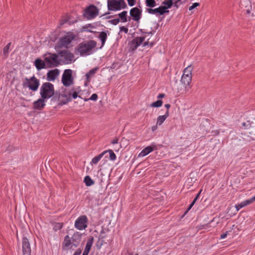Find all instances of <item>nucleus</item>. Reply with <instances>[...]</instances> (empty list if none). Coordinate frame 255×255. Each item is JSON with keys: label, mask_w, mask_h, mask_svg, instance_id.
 Masks as SVG:
<instances>
[{"label": "nucleus", "mask_w": 255, "mask_h": 255, "mask_svg": "<svg viewBox=\"0 0 255 255\" xmlns=\"http://www.w3.org/2000/svg\"><path fill=\"white\" fill-rule=\"evenodd\" d=\"M54 94V85L49 82L42 84L40 89V95L41 98L48 99L52 97Z\"/></svg>", "instance_id": "1"}, {"label": "nucleus", "mask_w": 255, "mask_h": 255, "mask_svg": "<svg viewBox=\"0 0 255 255\" xmlns=\"http://www.w3.org/2000/svg\"><path fill=\"white\" fill-rule=\"evenodd\" d=\"M96 45L97 42L94 40L85 41L79 44L78 50L81 55H89L92 49Z\"/></svg>", "instance_id": "2"}, {"label": "nucleus", "mask_w": 255, "mask_h": 255, "mask_svg": "<svg viewBox=\"0 0 255 255\" xmlns=\"http://www.w3.org/2000/svg\"><path fill=\"white\" fill-rule=\"evenodd\" d=\"M39 85V80L34 76H33L30 78H25L22 82V86L23 88H28L32 91H37Z\"/></svg>", "instance_id": "3"}, {"label": "nucleus", "mask_w": 255, "mask_h": 255, "mask_svg": "<svg viewBox=\"0 0 255 255\" xmlns=\"http://www.w3.org/2000/svg\"><path fill=\"white\" fill-rule=\"evenodd\" d=\"M108 8L109 10L117 11L126 6L124 0H108Z\"/></svg>", "instance_id": "4"}, {"label": "nucleus", "mask_w": 255, "mask_h": 255, "mask_svg": "<svg viewBox=\"0 0 255 255\" xmlns=\"http://www.w3.org/2000/svg\"><path fill=\"white\" fill-rule=\"evenodd\" d=\"M74 80L72 77V71L71 69L64 70L62 77V83L66 87L70 86L73 84Z\"/></svg>", "instance_id": "5"}, {"label": "nucleus", "mask_w": 255, "mask_h": 255, "mask_svg": "<svg viewBox=\"0 0 255 255\" xmlns=\"http://www.w3.org/2000/svg\"><path fill=\"white\" fill-rule=\"evenodd\" d=\"M44 61L48 67H57L59 64V62L58 60V55L56 54H48L46 55Z\"/></svg>", "instance_id": "6"}, {"label": "nucleus", "mask_w": 255, "mask_h": 255, "mask_svg": "<svg viewBox=\"0 0 255 255\" xmlns=\"http://www.w3.org/2000/svg\"><path fill=\"white\" fill-rule=\"evenodd\" d=\"M88 218L86 216H80L75 222V227L79 230L85 229L87 227Z\"/></svg>", "instance_id": "7"}, {"label": "nucleus", "mask_w": 255, "mask_h": 255, "mask_svg": "<svg viewBox=\"0 0 255 255\" xmlns=\"http://www.w3.org/2000/svg\"><path fill=\"white\" fill-rule=\"evenodd\" d=\"M59 54L61 57L60 60H63L65 64L71 63L74 58L73 54L66 50L60 51Z\"/></svg>", "instance_id": "8"}, {"label": "nucleus", "mask_w": 255, "mask_h": 255, "mask_svg": "<svg viewBox=\"0 0 255 255\" xmlns=\"http://www.w3.org/2000/svg\"><path fill=\"white\" fill-rule=\"evenodd\" d=\"M145 36L137 37L132 39L129 43L131 51L135 50L145 40Z\"/></svg>", "instance_id": "9"}, {"label": "nucleus", "mask_w": 255, "mask_h": 255, "mask_svg": "<svg viewBox=\"0 0 255 255\" xmlns=\"http://www.w3.org/2000/svg\"><path fill=\"white\" fill-rule=\"evenodd\" d=\"M74 37L72 34H68L62 37L58 43L60 47H66L71 42L72 40L74 39Z\"/></svg>", "instance_id": "10"}, {"label": "nucleus", "mask_w": 255, "mask_h": 255, "mask_svg": "<svg viewBox=\"0 0 255 255\" xmlns=\"http://www.w3.org/2000/svg\"><path fill=\"white\" fill-rule=\"evenodd\" d=\"M22 253L23 255H31V247L28 239L23 237L22 242Z\"/></svg>", "instance_id": "11"}, {"label": "nucleus", "mask_w": 255, "mask_h": 255, "mask_svg": "<svg viewBox=\"0 0 255 255\" xmlns=\"http://www.w3.org/2000/svg\"><path fill=\"white\" fill-rule=\"evenodd\" d=\"M98 11L96 6L91 5L87 8L86 12L89 18H93L98 15Z\"/></svg>", "instance_id": "12"}, {"label": "nucleus", "mask_w": 255, "mask_h": 255, "mask_svg": "<svg viewBox=\"0 0 255 255\" xmlns=\"http://www.w3.org/2000/svg\"><path fill=\"white\" fill-rule=\"evenodd\" d=\"M141 11L137 7H133L130 10V15L133 20L138 21L141 18Z\"/></svg>", "instance_id": "13"}, {"label": "nucleus", "mask_w": 255, "mask_h": 255, "mask_svg": "<svg viewBox=\"0 0 255 255\" xmlns=\"http://www.w3.org/2000/svg\"><path fill=\"white\" fill-rule=\"evenodd\" d=\"M59 74V70L57 69L50 70L47 74V80L48 81H53Z\"/></svg>", "instance_id": "14"}, {"label": "nucleus", "mask_w": 255, "mask_h": 255, "mask_svg": "<svg viewBox=\"0 0 255 255\" xmlns=\"http://www.w3.org/2000/svg\"><path fill=\"white\" fill-rule=\"evenodd\" d=\"M45 99L41 97V98L35 101L33 103V108L38 110H42L45 106Z\"/></svg>", "instance_id": "15"}, {"label": "nucleus", "mask_w": 255, "mask_h": 255, "mask_svg": "<svg viewBox=\"0 0 255 255\" xmlns=\"http://www.w3.org/2000/svg\"><path fill=\"white\" fill-rule=\"evenodd\" d=\"M156 149L155 146H148L144 148L138 154L139 157H143Z\"/></svg>", "instance_id": "16"}, {"label": "nucleus", "mask_w": 255, "mask_h": 255, "mask_svg": "<svg viewBox=\"0 0 255 255\" xmlns=\"http://www.w3.org/2000/svg\"><path fill=\"white\" fill-rule=\"evenodd\" d=\"M169 116V112L168 111H166L164 115L159 116L158 117L157 119V123L156 124L160 126L161 125L163 122L165 121L166 119Z\"/></svg>", "instance_id": "17"}, {"label": "nucleus", "mask_w": 255, "mask_h": 255, "mask_svg": "<svg viewBox=\"0 0 255 255\" xmlns=\"http://www.w3.org/2000/svg\"><path fill=\"white\" fill-rule=\"evenodd\" d=\"M108 32V31H102V32H101L99 34L98 38L100 39V40L102 42V47H103L105 44V42L107 39V33Z\"/></svg>", "instance_id": "18"}, {"label": "nucleus", "mask_w": 255, "mask_h": 255, "mask_svg": "<svg viewBox=\"0 0 255 255\" xmlns=\"http://www.w3.org/2000/svg\"><path fill=\"white\" fill-rule=\"evenodd\" d=\"M191 79H192V77H190L189 76H187L186 75H182V76L181 79V82L186 87L189 85V84L191 82Z\"/></svg>", "instance_id": "19"}, {"label": "nucleus", "mask_w": 255, "mask_h": 255, "mask_svg": "<svg viewBox=\"0 0 255 255\" xmlns=\"http://www.w3.org/2000/svg\"><path fill=\"white\" fill-rule=\"evenodd\" d=\"M34 63L35 65L38 70H41L45 68V62L40 59H36Z\"/></svg>", "instance_id": "20"}, {"label": "nucleus", "mask_w": 255, "mask_h": 255, "mask_svg": "<svg viewBox=\"0 0 255 255\" xmlns=\"http://www.w3.org/2000/svg\"><path fill=\"white\" fill-rule=\"evenodd\" d=\"M107 153V151H104L102 153L99 154L97 156H96L94 157L92 160V162L93 164H97L98 162L100 160V159L102 158V157L104 156V154H106Z\"/></svg>", "instance_id": "21"}, {"label": "nucleus", "mask_w": 255, "mask_h": 255, "mask_svg": "<svg viewBox=\"0 0 255 255\" xmlns=\"http://www.w3.org/2000/svg\"><path fill=\"white\" fill-rule=\"evenodd\" d=\"M119 16L120 18V20L122 22H125L127 21V11H124L121 13H120L119 14Z\"/></svg>", "instance_id": "22"}, {"label": "nucleus", "mask_w": 255, "mask_h": 255, "mask_svg": "<svg viewBox=\"0 0 255 255\" xmlns=\"http://www.w3.org/2000/svg\"><path fill=\"white\" fill-rule=\"evenodd\" d=\"M84 182L86 186H90L94 184V181L89 176H86L84 178Z\"/></svg>", "instance_id": "23"}, {"label": "nucleus", "mask_w": 255, "mask_h": 255, "mask_svg": "<svg viewBox=\"0 0 255 255\" xmlns=\"http://www.w3.org/2000/svg\"><path fill=\"white\" fill-rule=\"evenodd\" d=\"M192 68L191 66H188L184 69L183 75L192 77Z\"/></svg>", "instance_id": "24"}, {"label": "nucleus", "mask_w": 255, "mask_h": 255, "mask_svg": "<svg viewBox=\"0 0 255 255\" xmlns=\"http://www.w3.org/2000/svg\"><path fill=\"white\" fill-rule=\"evenodd\" d=\"M93 243V238L89 239L86 243L85 251L90 252Z\"/></svg>", "instance_id": "25"}, {"label": "nucleus", "mask_w": 255, "mask_h": 255, "mask_svg": "<svg viewBox=\"0 0 255 255\" xmlns=\"http://www.w3.org/2000/svg\"><path fill=\"white\" fill-rule=\"evenodd\" d=\"M158 13L159 15H162L165 13L168 12L169 10H167L165 6H160L157 8Z\"/></svg>", "instance_id": "26"}, {"label": "nucleus", "mask_w": 255, "mask_h": 255, "mask_svg": "<svg viewBox=\"0 0 255 255\" xmlns=\"http://www.w3.org/2000/svg\"><path fill=\"white\" fill-rule=\"evenodd\" d=\"M71 244V241L70 237L68 235L66 236L64 238V242L63 243V245L66 247H68Z\"/></svg>", "instance_id": "27"}, {"label": "nucleus", "mask_w": 255, "mask_h": 255, "mask_svg": "<svg viewBox=\"0 0 255 255\" xmlns=\"http://www.w3.org/2000/svg\"><path fill=\"white\" fill-rule=\"evenodd\" d=\"M68 95L69 97V98L70 99L69 101H71V97H72L73 99H76L77 98L78 93L77 92V91H74V90L73 89L69 91Z\"/></svg>", "instance_id": "28"}, {"label": "nucleus", "mask_w": 255, "mask_h": 255, "mask_svg": "<svg viewBox=\"0 0 255 255\" xmlns=\"http://www.w3.org/2000/svg\"><path fill=\"white\" fill-rule=\"evenodd\" d=\"M200 192H201V191L196 195L195 198L194 199L193 201L190 204V205H189L187 210L185 212V214H186L188 212V211H189L191 209V208L193 207V206L194 205V204L195 203V202H196V201L197 200V199H198V198L199 197Z\"/></svg>", "instance_id": "29"}, {"label": "nucleus", "mask_w": 255, "mask_h": 255, "mask_svg": "<svg viewBox=\"0 0 255 255\" xmlns=\"http://www.w3.org/2000/svg\"><path fill=\"white\" fill-rule=\"evenodd\" d=\"M162 104H163L162 101L159 100L156 101L155 102L152 103L150 105V106L152 107L158 108V107H161L162 106Z\"/></svg>", "instance_id": "30"}, {"label": "nucleus", "mask_w": 255, "mask_h": 255, "mask_svg": "<svg viewBox=\"0 0 255 255\" xmlns=\"http://www.w3.org/2000/svg\"><path fill=\"white\" fill-rule=\"evenodd\" d=\"M63 224L62 223H55L54 224L53 229L55 231H57L63 227Z\"/></svg>", "instance_id": "31"}, {"label": "nucleus", "mask_w": 255, "mask_h": 255, "mask_svg": "<svg viewBox=\"0 0 255 255\" xmlns=\"http://www.w3.org/2000/svg\"><path fill=\"white\" fill-rule=\"evenodd\" d=\"M146 6L153 7L156 5V2L154 0H146Z\"/></svg>", "instance_id": "32"}, {"label": "nucleus", "mask_w": 255, "mask_h": 255, "mask_svg": "<svg viewBox=\"0 0 255 255\" xmlns=\"http://www.w3.org/2000/svg\"><path fill=\"white\" fill-rule=\"evenodd\" d=\"M162 4L165 5L166 7H167V9L171 7L173 5L172 0H165Z\"/></svg>", "instance_id": "33"}, {"label": "nucleus", "mask_w": 255, "mask_h": 255, "mask_svg": "<svg viewBox=\"0 0 255 255\" xmlns=\"http://www.w3.org/2000/svg\"><path fill=\"white\" fill-rule=\"evenodd\" d=\"M90 27L91 28H95V26L92 24H86L83 26V29L84 31H88L90 32H93L92 30L88 29V28Z\"/></svg>", "instance_id": "34"}, {"label": "nucleus", "mask_w": 255, "mask_h": 255, "mask_svg": "<svg viewBox=\"0 0 255 255\" xmlns=\"http://www.w3.org/2000/svg\"><path fill=\"white\" fill-rule=\"evenodd\" d=\"M104 237H102V238H99L98 241L97 242V247L98 249H100L101 247L103 246L104 241L103 240V238Z\"/></svg>", "instance_id": "35"}, {"label": "nucleus", "mask_w": 255, "mask_h": 255, "mask_svg": "<svg viewBox=\"0 0 255 255\" xmlns=\"http://www.w3.org/2000/svg\"><path fill=\"white\" fill-rule=\"evenodd\" d=\"M97 70V68H94V69H93L90 70V71L88 73H87L86 75L87 78L89 79L92 75H94Z\"/></svg>", "instance_id": "36"}, {"label": "nucleus", "mask_w": 255, "mask_h": 255, "mask_svg": "<svg viewBox=\"0 0 255 255\" xmlns=\"http://www.w3.org/2000/svg\"><path fill=\"white\" fill-rule=\"evenodd\" d=\"M110 153V159L112 160H115L116 158V155L112 150L109 149L107 151Z\"/></svg>", "instance_id": "37"}, {"label": "nucleus", "mask_w": 255, "mask_h": 255, "mask_svg": "<svg viewBox=\"0 0 255 255\" xmlns=\"http://www.w3.org/2000/svg\"><path fill=\"white\" fill-rule=\"evenodd\" d=\"M11 43H8L3 48V54L5 56H7Z\"/></svg>", "instance_id": "38"}, {"label": "nucleus", "mask_w": 255, "mask_h": 255, "mask_svg": "<svg viewBox=\"0 0 255 255\" xmlns=\"http://www.w3.org/2000/svg\"><path fill=\"white\" fill-rule=\"evenodd\" d=\"M255 201V196L253 197L252 198H251L250 199H248L247 200L244 201V202L245 203V206H247L248 205H250V204H251Z\"/></svg>", "instance_id": "39"}, {"label": "nucleus", "mask_w": 255, "mask_h": 255, "mask_svg": "<svg viewBox=\"0 0 255 255\" xmlns=\"http://www.w3.org/2000/svg\"><path fill=\"white\" fill-rule=\"evenodd\" d=\"M98 99V96L96 94H93L91 95L90 98L85 99V101H87L88 100L96 101Z\"/></svg>", "instance_id": "40"}, {"label": "nucleus", "mask_w": 255, "mask_h": 255, "mask_svg": "<svg viewBox=\"0 0 255 255\" xmlns=\"http://www.w3.org/2000/svg\"><path fill=\"white\" fill-rule=\"evenodd\" d=\"M146 11L150 14H155L158 13L157 8L152 9V8H147Z\"/></svg>", "instance_id": "41"}, {"label": "nucleus", "mask_w": 255, "mask_h": 255, "mask_svg": "<svg viewBox=\"0 0 255 255\" xmlns=\"http://www.w3.org/2000/svg\"><path fill=\"white\" fill-rule=\"evenodd\" d=\"M109 22L114 25H117L120 22V18H115L114 19H112L110 20Z\"/></svg>", "instance_id": "42"}, {"label": "nucleus", "mask_w": 255, "mask_h": 255, "mask_svg": "<svg viewBox=\"0 0 255 255\" xmlns=\"http://www.w3.org/2000/svg\"><path fill=\"white\" fill-rule=\"evenodd\" d=\"M199 5V3H198V2H195V3H194L191 6H190L189 7V10H191L192 9H193L194 8H195L196 7L198 6Z\"/></svg>", "instance_id": "43"}, {"label": "nucleus", "mask_w": 255, "mask_h": 255, "mask_svg": "<svg viewBox=\"0 0 255 255\" xmlns=\"http://www.w3.org/2000/svg\"><path fill=\"white\" fill-rule=\"evenodd\" d=\"M120 31H124L125 33H127L128 32V28L125 26H122L120 28Z\"/></svg>", "instance_id": "44"}, {"label": "nucleus", "mask_w": 255, "mask_h": 255, "mask_svg": "<svg viewBox=\"0 0 255 255\" xmlns=\"http://www.w3.org/2000/svg\"><path fill=\"white\" fill-rule=\"evenodd\" d=\"M127 1L129 6H131L134 5L135 0H127Z\"/></svg>", "instance_id": "45"}, {"label": "nucleus", "mask_w": 255, "mask_h": 255, "mask_svg": "<svg viewBox=\"0 0 255 255\" xmlns=\"http://www.w3.org/2000/svg\"><path fill=\"white\" fill-rule=\"evenodd\" d=\"M228 233H229V232L227 231L225 233L222 234L221 235L220 239H225V238H226Z\"/></svg>", "instance_id": "46"}, {"label": "nucleus", "mask_w": 255, "mask_h": 255, "mask_svg": "<svg viewBox=\"0 0 255 255\" xmlns=\"http://www.w3.org/2000/svg\"><path fill=\"white\" fill-rule=\"evenodd\" d=\"M68 19L67 18H65L64 19H61L60 21V25H62L64 24L68 21Z\"/></svg>", "instance_id": "47"}, {"label": "nucleus", "mask_w": 255, "mask_h": 255, "mask_svg": "<svg viewBox=\"0 0 255 255\" xmlns=\"http://www.w3.org/2000/svg\"><path fill=\"white\" fill-rule=\"evenodd\" d=\"M81 253V250L80 249H77L73 255H80Z\"/></svg>", "instance_id": "48"}, {"label": "nucleus", "mask_w": 255, "mask_h": 255, "mask_svg": "<svg viewBox=\"0 0 255 255\" xmlns=\"http://www.w3.org/2000/svg\"><path fill=\"white\" fill-rule=\"evenodd\" d=\"M165 94H163V93H161V94H159L158 96H157V98L158 99H162L163 98H164L165 97Z\"/></svg>", "instance_id": "49"}, {"label": "nucleus", "mask_w": 255, "mask_h": 255, "mask_svg": "<svg viewBox=\"0 0 255 255\" xmlns=\"http://www.w3.org/2000/svg\"><path fill=\"white\" fill-rule=\"evenodd\" d=\"M238 205H239V207H240V208H241H241H242L243 207H245V206H245V203H244V201H243V202H241V203H240V204H238Z\"/></svg>", "instance_id": "50"}, {"label": "nucleus", "mask_w": 255, "mask_h": 255, "mask_svg": "<svg viewBox=\"0 0 255 255\" xmlns=\"http://www.w3.org/2000/svg\"><path fill=\"white\" fill-rule=\"evenodd\" d=\"M165 107L166 108V111L169 112V109L170 108L171 106L169 104H166L164 105Z\"/></svg>", "instance_id": "51"}, {"label": "nucleus", "mask_w": 255, "mask_h": 255, "mask_svg": "<svg viewBox=\"0 0 255 255\" xmlns=\"http://www.w3.org/2000/svg\"><path fill=\"white\" fill-rule=\"evenodd\" d=\"M118 143V139L117 138H116L115 139H114L112 141V144H117Z\"/></svg>", "instance_id": "52"}, {"label": "nucleus", "mask_w": 255, "mask_h": 255, "mask_svg": "<svg viewBox=\"0 0 255 255\" xmlns=\"http://www.w3.org/2000/svg\"><path fill=\"white\" fill-rule=\"evenodd\" d=\"M242 126L245 127L246 129L249 128L248 125H247L245 123H243L242 124Z\"/></svg>", "instance_id": "53"}, {"label": "nucleus", "mask_w": 255, "mask_h": 255, "mask_svg": "<svg viewBox=\"0 0 255 255\" xmlns=\"http://www.w3.org/2000/svg\"><path fill=\"white\" fill-rule=\"evenodd\" d=\"M178 1H175L174 3V6L176 7V8L178 7Z\"/></svg>", "instance_id": "54"}, {"label": "nucleus", "mask_w": 255, "mask_h": 255, "mask_svg": "<svg viewBox=\"0 0 255 255\" xmlns=\"http://www.w3.org/2000/svg\"><path fill=\"white\" fill-rule=\"evenodd\" d=\"M89 252H88V251H85V250H84V252H83V253L82 255H88V254H89Z\"/></svg>", "instance_id": "55"}, {"label": "nucleus", "mask_w": 255, "mask_h": 255, "mask_svg": "<svg viewBox=\"0 0 255 255\" xmlns=\"http://www.w3.org/2000/svg\"><path fill=\"white\" fill-rule=\"evenodd\" d=\"M235 208H236V209L237 211H238L240 209H241V208H240V207H239V205H238V204H237V205H235Z\"/></svg>", "instance_id": "56"}, {"label": "nucleus", "mask_w": 255, "mask_h": 255, "mask_svg": "<svg viewBox=\"0 0 255 255\" xmlns=\"http://www.w3.org/2000/svg\"><path fill=\"white\" fill-rule=\"evenodd\" d=\"M149 44V42H145L144 43H143V46H146V45H148Z\"/></svg>", "instance_id": "57"}, {"label": "nucleus", "mask_w": 255, "mask_h": 255, "mask_svg": "<svg viewBox=\"0 0 255 255\" xmlns=\"http://www.w3.org/2000/svg\"><path fill=\"white\" fill-rule=\"evenodd\" d=\"M156 129V127H155V126H153V127H152V130L153 131V130H155V129Z\"/></svg>", "instance_id": "58"}, {"label": "nucleus", "mask_w": 255, "mask_h": 255, "mask_svg": "<svg viewBox=\"0 0 255 255\" xmlns=\"http://www.w3.org/2000/svg\"><path fill=\"white\" fill-rule=\"evenodd\" d=\"M247 13L248 14H250V13H251L250 10V9H247Z\"/></svg>", "instance_id": "59"}, {"label": "nucleus", "mask_w": 255, "mask_h": 255, "mask_svg": "<svg viewBox=\"0 0 255 255\" xmlns=\"http://www.w3.org/2000/svg\"><path fill=\"white\" fill-rule=\"evenodd\" d=\"M147 33H148V34H151V35H152V34H153V33L152 32V31H150V32H148Z\"/></svg>", "instance_id": "60"}, {"label": "nucleus", "mask_w": 255, "mask_h": 255, "mask_svg": "<svg viewBox=\"0 0 255 255\" xmlns=\"http://www.w3.org/2000/svg\"><path fill=\"white\" fill-rule=\"evenodd\" d=\"M150 47H151L153 45V43H150Z\"/></svg>", "instance_id": "61"}, {"label": "nucleus", "mask_w": 255, "mask_h": 255, "mask_svg": "<svg viewBox=\"0 0 255 255\" xmlns=\"http://www.w3.org/2000/svg\"><path fill=\"white\" fill-rule=\"evenodd\" d=\"M180 0H178V1H180Z\"/></svg>", "instance_id": "62"}]
</instances>
